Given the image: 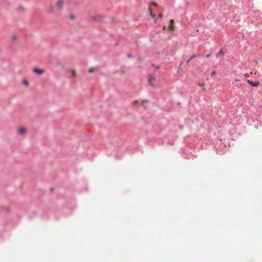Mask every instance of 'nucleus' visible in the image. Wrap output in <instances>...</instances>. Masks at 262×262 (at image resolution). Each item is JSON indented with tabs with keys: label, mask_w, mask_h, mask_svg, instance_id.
Instances as JSON below:
<instances>
[{
	"label": "nucleus",
	"mask_w": 262,
	"mask_h": 262,
	"mask_svg": "<svg viewBox=\"0 0 262 262\" xmlns=\"http://www.w3.org/2000/svg\"><path fill=\"white\" fill-rule=\"evenodd\" d=\"M71 3V0H57L55 3V6L58 9L61 10L65 6L70 5Z\"/></svg>",
	"instance_id": "f257e3e1"
},
{
	"label": "nucleus",
	"mask_w": 262,
	"mask_h": 262,
	"mask_svg": "<svg viewBox=\"0 0 262 262\" xmlns=\"http://www.w3.org/2000/svg\"><path fill=\"white\" fill-rule=\"evenodd\" d=\"M156 81V78L153 76L149 75L148 78V82L150 86L155 88L156 86L155 82Z\"/></svg>",
	"instance_id": "f03ea898"
},
{
	"label": "nucleus",
	"mask_w": 262,
	"mask_h": 262,
	"mask_svg": "<svg viewBox=\"0 0 262 262\" xmlns=\"http://www.w3.org/2000/svg\"><path fill=\"white\" fill-rule=\"evenodd\" d=\"M27 132V127L25 126H21L19 127L17 129V134L20 136H24L25 135Z\"/></svg>",
	"instance_id": "7ed1b4c3"
},
{
	"label": "nucleus",
	"mask_w": 262,
	"mask_h": 262,
	"mask_svg": "<svg viewBox=\"0 0 262 262\" xmlns=\"http://www.w3.org/2000/svg\"><path fill=\"white\" fill-rule=\"evenodd\" d=\"M47 12L49 14H53L55 13V7L52 5H50L47 9Z\"/></svg>",
	"instance_id": "20e7f679"
},
{
	"label": "nucleus",
	"mask_w": 262,
	"mask_h": 262,
	"mask_svg": "<svg viewBox=\"0 0 262 262\" xmlns=\"http://www.w3.org/2000/svg\"><path fill=\"white\" fill-rule=\"evenodd\" d=\"M33 72L35 73L38 75H41L45 73V70L40 69L37 68H35L33 69Z\"/></svg>",
	"instance_id": "39448f33"
},
{
	"label": "nucleus",
	"mask_w": 262,
	"mask_h": 262,
	"mask_svg": "<svg viewBox=\"0 0 262 262\" xmlns=\"http://www.w3.org/2000/svg\"><path fill=\"white\" fill-rule=\"evenodd\" d=\"M247 82L251 86L254 87H257L260 85L259 81H255V82H253L252 81L248 80Z\"/></svg>",
	"instance_id": "423d86ee"
},
{
	"label": "nucleus",
	"mask_w": 262,
	"mask_h": 262,
	"mask_svg": "<svg viewBox=\"0 0 262 262\" xmlns=\"http://www.w3.org/2000/svg\"><path fill=\"white\" fill-rule=\"evenodd\" d=\"M168 30L170 31H173L174 30L173 20V19H171L170 20V24L168 27Z\"/></svg>",
	"instance_id": "0eeeda50"
},
{
	"label": "nucleus",
	"mask_w": 262,
	"mask_h": 262,
	"mask_svg": "<svg viewBox=\"0 0 262 262\" xmlns=\"http://www.w3.org/2000/svg\"><path fill=\"white\" fill-rule=\"evenodd\" d=\"M70 72H71V76L74 77L76 76V71L74 69H72L70 70Z\"/></svg>",
	"instance_id": "6e6552de"
},
{
	"label": "nucleus",
	"mask_w": 262,
	"mask_h": 262,
	"mask_svg": "<svg viewBox=\"0 0 262 262\" xmlns=\"http://www.w3.org/2000/svg\"><path fill=\"white\" fill-rule=\"evenodd\" d=\"M148 11L149 12V14L150 15V16L153 18H154L155 17H156V15L154 14L151 10V9L150 8H148Z\"/></svg>",
	"instance_id": "1a4fd4ad"
},
{
	"label": "nucleus",
	"mask_w": 262,
	"mask_h": 262,
	"mask_svg": "<svg viewBox=\"0 0 262 262\" xmlns=\"http://www.w3.org/2000/svg\"><path fill=\"white\" fill-rule=\"evenodd\" d=\"M225 54V53L223 52V51L222 50H220V52L218 53V54H217V57L218 56H223Z\"/></svg>",
	"instance_id": "9d476101"
},
{
	"label": "nucleus",
	"mask_w": 262,
	"mask_h": 262,
	"mask_svg": "<svg viewBox=\"0 0 262 262\" xmlns=\"http://www.w3.org/2000/svg\"><path fill=\"white\" fill-rule=\"evenodd\" d=\"M23 84L26 86H29V82L26 79L23 80Z\"/></svg>",
	"instance_id": "9b49d317"
},
{
	"label": "nucleus",
	"mask_w": 262,
	"mask_h": 262,
	"mask_svg": "<svg viewBox=\"0 0 262 262\" xmlns=\"http://www.w3.org/2000/svg\"><path fill=\"white\" fill-rule=\"evenodd\" d=\"M198 85L201 88H202V89L205 90V88H204V84H202V83H199L198 84Z\"/></svg>",
	"instance_id": "f8f14e48"
},
{
	"label": "nucleus",
	"mask_w": 262,
	"mask_h": 262,
	"mask_svg": "<svg viewBox=\"0 0 262 262\" xmlns=\"http://www.w3.org/2000/svg\"><path fill=\"white\" fill-rule=\"evenodd\" d=\"M94 70H95V69H94V68H91L89 69V73H92Z\"/></svg>",
	"instance_id": "ddd939ff"
},
{
	"label": "nucleus",
	"mask_w": 262,
	"mask_h": 262,
	"mask_svg": "<svg viewBox=\"0 0 262 262\" xmlns=\"http://www.w3.org/2000/svg\"><path fill=\"white\" fill-rule=\"evenodd\" d=\"M215 74V71H212L211 73V76L214 75Z\"/></svg>",
	"instance_id": "4468645a"
},
{
	"label": "nucleus",
	"mask_w": 262,
	"mask_h": 262,
	"mask_svg": "<svg viewBox=\"0 0 262 262\" xmlns=\"http://www.w3.org/2000/svg\"><path fill=\"white\" fill-rule=\"evenodd\" d=\"M150 4L153 5H154V6H155V7H157V4H156V3H154V2H153V3H151Z\"/></svg>",
	"instance_id": "2eb2a0df"
},
{
	"label": "nucleus",
	"mask_w": 262,
	"mask_h": 262,
	"mask_svg": "<svg viewBox=\"0 0 262 262\" xmlns=\"http://www.w3.org/2000/svg\"><path fill=\"white\" fill-rule=\"evenodd\" d=\"M162 17V14H159L158 16V17H159V18H161Z\"/></svg>",
	"instance_id": "dca6fc26"
},
{
	"label": "nucleus",
	"mask_w": 262,
	"mask_h": 262,
	"mask_svg": "<svg viewBox=\"0 0 262 262\" xmlns=\"http://www.w3.org/2000/svg\"><path fill=\"white\" fill-rule=\"evenodd\" d=\"M210 54H207V55H206V57L208 58V57H210Z\"/></svg>",
	"instance_id": "f3484780"
},
{
	"label": "nucleus",
	"mask_w": 262,
	"mask_h": 262,
	"mask_svg": "<svg viewBox=\"0 0 262 262\" xmlns=\"http://www.w3.org/2000/svg\"><path fill=\"white\" fill-rule=\"evenodd\" d=\"M195 57H196V55H195V54L191 56V57H192V58H194Z\"/></svg>",
	"instance_id": "a211bd4d"
},
{
	"label": "nucleus",
	"mask_w": 262,
	"mask_h": 262,
	"mask_svg": "<svg viewBox=\"0 0 262 262\" xmlns=\"http://www.w3.org/2000/svg\"><path fill=\"white\" fill-rule=\"evenodd\" d=\"M16 36H13V39H16Z\"/></svg>",
	"instance_id": "6ab92c4d"
},
{
	"label": "nucleus",
	"mask_w": 262,
	"mask_h": 262,
	"mask_svg": "<svg viewBox=\"0 0 262 262\" xmlns=\"http://www.w3.org/2000/svg\"><path fill=\"white\" fill-rule=\"evenodd\" d=\"M191 60H190L189 59L187 60V63H189L190 61Z\"/></svg>",
	"instance_id": "aec40b11"
},
{
	"label": "nucleus",
	"mask_w": 262,
	"mask_h": 262,
	"mask_svg": "<svg viewBox=\"0 0 262 262\" xmlns=\"http://www.w3.org/2000/svg\"><path fill=\"white\" fill-rule=\"evenodd\" d=\"M245 76H246V77H248V76H249V75L247 74H246V75H245Z\"/></svg>",
	"instance_id": "412c9836"
},
{
	"label": "nucleus",
	"mask_w": 262,
	"mask_h": 262,
	"mask_svg": "<svg viewBox=\"0 0 262 262\" xmlns=\"http://www.w3.org/2000/svg\"><path fill=\"white\" fill-rule=\"evenodd\" d=\"M192 59H193L191 57L189 58L190 60H191Z\"/></svg>",
	"instance_id": "4be33fe9"
}]
</instances>
